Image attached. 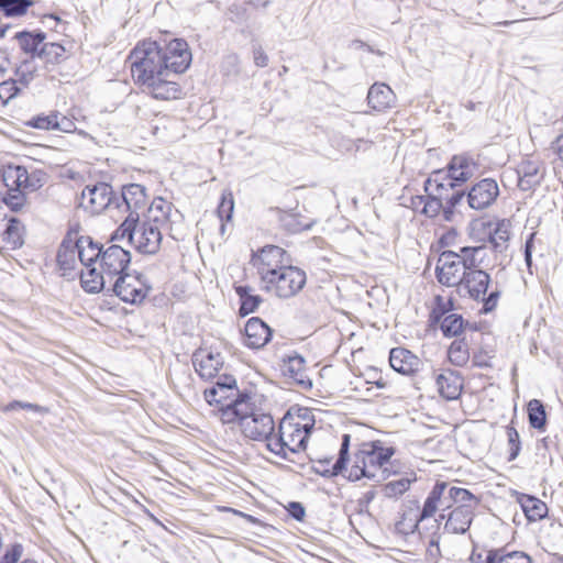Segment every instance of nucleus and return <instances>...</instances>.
I'll use <instances>...</instances> for the list:
<instances>
[{
	"mask_svg": "<svg viewBox=\"0 0 563 563\" xmlns=\"http://www.w3.org/2000/svg\"><path fill=\"white\" fill-rule=\"evenodd\" d=\"M368 104L376 111H385L394 107L396 95L385 84L375 82L367 93Z\"/></svg>",
	"mask_w": 563,
	"mask_h": 563,
	"instance_id": "26",
	"label": "nucleus"
},
{
	"mask_svg": "<svg viewBox=\"0 0 563 563\" xmlns=\"http://www.w3.org/2000/svg\"><path fill=\"white\" fill-rule=\"evenodd\" d=\"M306 280V273L302 269L287 264L263 286V289L278 298L288 299L303 288Z\"/></svg>",
	"mask_w": 563,
	"mask_h": 563,
	"instance_id": "8",
	"label": "nucleus"
},
{
	"mask_svg": "<svg viewBox=\"0 0 563 563\" xmlns=\"http://www.w3.org/2000/svg\"><path fill=\"white\" fill-rule=\"evenodd\" d=\"M499 188L492 178H485L475 184L467 194V201L472 209L488 208L498 197Z\"/></svg>",
	"mask_w": 563,
	"mask_h": 563,
	"instance_id": "15",
	"label": "nucleus"
},
{
	"mask_svg": "<svg viewBox=\"0 0 563 563\" xmlns=\"http://www.w3.org/2000/svg\"><path fill=\"white\" fill-rule=\"evenodd\" d=\"M76 247L78 250V260L84 266L81 271L98 267L102 249L95 244L89 236H79L77 234Z\"/></svg>",
	"mask_w": 563,
	"mask_h": 563,
	"instance_id": "24",
	"label": "nucleus"
},
{
	"mask_svg": "<svg viewBox=\"0 0 563 563\" xmlns=\"http://www.w3.org/2000/svg\"><path fill=\"white\" fill-rule=\"evenodd\" d=\"M31 5L32 0H0V11L7 16H21Z\"/></svg>",
	"mask_w": 563,
	"mask_h": 563,
	"instance_id": "44",
	"label": "nucleus"
},
{
	"mask_svg": "<svg viewBox=\"0 0 563 563\" xmlns=\"http://www.w3.org/2000/svg\"><path fill=\"white\" fill-rule=\"evenodd\" d=\"M20 408L21 409H26V410H32V411H35V412L41 413V415H45V413L48 412V408L40 406V405H36V404H31V402H23V401H21Z\"/></svg>",
	"mask_w": 563,
	"mask_h": 563,
	"instance_id": "59",
	"label": "nucleus"
},
{
	"mask_svg": "<svg viewBox=\"0 0 563 563\" xmlns=\"http://www.w3.org/2000/svg\"><path fill=\"white\" fill-rule=\"evenodd\" d=\"M112 200V187L107 183H98L82 189L79 205L89 213L99 214L111 206Z\"/></svg>",
	"mask_w": 563,
	"mask_h": 563,
	"instance_id": "13",
	"label": "nucleus"
},
{
	"mask_svg": "<svg viewBox=\"0 0 563 563\" xmlns=\"http://www.w3.org/2000/svg\"><path fill=\"white\" fill-rule=\"evenodd\" d=\"M129 62L132 78L143 91L157 100H175L181 95L176 79L188 68L191 53L180 38L164 48L157 42L143 41L130 53Z\"/></svg>",
	"mask_w": 563,
	"mask_h": 563,
	"instance_id": "1",
	"label": "nucleus"
},
{
	"mask_svg": "<svg viewBox=\"0 0 563 563\" xmlns=\"http://www.w3.org/2000/svg\"><path fill=\"white\" fill-rule=\"evenodd\" d=\"M528 419L532 428L543 430L547 422V413L544 406L538 399H532L528 402Z\"/></svg>",
	"mask_w": 563,
	"mask_h": 563,
	"instance_id": "40",
	"label": "nucleus"
},
{
	"mask_svg": "<svg viewBox=\"0 0 563 563\" xmlns=\"http://www.w3.org/2000/svg\"><path fill=\"white\" fill-rule=\"evenodd\" d=\"M57 111H51L48 114H38L25 122L27 126L38 130H54L56 124Z\"/></svg>",
	"mask_w": 563,
	"mask_h": 563,
	"instance_id": "47",
	"label": "nucleus"
},
{
	"mask_svg": "<svg viewBox=\"0 0 563 563\" xmlns=\"http://www.w3.org/2000/svg\"><path fill=\"white\" fill-rule=\"evenodd\" d=\"M130 261V253L122 246L113 244L102 250L98 267L81 271L82 288L92 294L103 290L107 283H112L124 272Z\"/></svg>",
	"mask_w": 563,
	"mask_h": 563,
	"instance_id": "4",
	"label": "nucleus"
},
{
	"mask_svg": "<svg viewBox=\"0 0 563 563\" xmlns=\"http://www.w3.org/2000/svg\"><path fill=\"white\" fill-rule=\"evenodd\" d=\"M172 217L173 205L161 197L155 198L143 221L140 222L134 213H129L112 239L128 236L140 253L155 254L161 247L163 232L172 230Z\"/></svg>",
	"mask_w": 563,
	"mask_h": 563,
	"instance_id": "2",
	"label": "nucleus"
},
{
	"mask_svg": "<svg viewBox=\"0 0 563 563\" xmlns=\"http://www.w3.org/2000/svg\"><path fill=\"white\" fill-rule=\"evenodd\" d=\"M427 196H416L411 197L409 207L415 211H420L423 208Z\"/></svg>",
	"mask_w": 563,
	"mask_h": 563,
	"instance_id": "60",
	"label": "nucleus"
},
{
	"mask_svg": "<svg viewBox=\"0 0 563 563\" xmlns=\"http://www.w3.org/2000/svg\"><path fill=\"white\" fill-rule=\"evenodd\" d=\"M289 260L284 249L276 245H266L252 254L251 265L256 269L262 287L282 271Z\"/></svg>",
	"mask_w": 563,
	"mask_h": 563,
	"instance_id": "7",
	"label": "nucleus"
},
{
	"mask_svg": "<svg viewBox=\"0 0 563 563\" xmlns=\"http://www.w3.org/2000/svg\"><path fill=\"white\" fill-rule=\"evenodd\" d=\"M453 189L451 181L441 180V170L432 173L424 183V191L427 194L426 202L421 209V213L433 218L440 214L443 208V199H446V191Z\"/></svg>",
	"mask_w": 563,
	"mask_h": 563,
	"instance_id": "9",
	"label": "nucleus"
},
{
	"mask_svg": "<svg viewBox=\"0 0 563 563\" xmlns=\"http://www.w3.org/2000/svg\"><path fill=\"white\" fill-rule=\"evenodd\" d=\"M245 344L252 349H261L267 344L272 331L260 318H251L244 328Z\"/></svg>",
	"mask_w": 563,
	"mask_h": 563,
	"instance_id": "23",
	"label": "nucleus"
},
{
	"mask_svg": "<svg viewBox=\"0 0 563 563\" xmlns=\"http://www.w3.org/2000/svg\"><path fill=\"white\" fill-rule=\"evenodd\" d=\"M290 507L291 514L296 519L300 520L305 516V509L299 503H291Z\"/></svg>",
	"mask_w": 563,
	"mask_h": 563,
	"instance_id": "61",
	"label": "nucleus"
},
{
	"mask_svg": "<svg viewBox=\"0 0 563 563\" xmlns=\"http://www.w3.org/2000/svg\"><path fill=\"white\" fill-rule=\"evenodd\" d=\"M466 272L463 267V261L459 257V253L445 251L440 254L435 267L437 278L440 284L448 287H460Z\"/></svg>",
	"mask_w": 563,
	"mask_h": 563,
	"instance_id": "10",
	"label": "nucleus"
},
{
	"mask_svg": "<svg viewBox=\"0 0 563 563\" xmlns=\"http://www.w3.org/2000/svg\"><path fill=\"white\" fill-rule=\"evenodd\" d=\"M485 563H533L532 559L523 553V552H509V553H501V552H490L487 555Z\"/></svg>",
	"mask_w": 563,
	"mask_h": 563,
	"instance_id": "42",
	"label": "nucleus"
},
{
	"mask_svg": "<svg viewBox=\"0 0 563 563\" xmlns=\"http://www.w3.org/2000/svg\"><path fill=\"white\" fill-rule=\"evenodd\" d=\"M484 252V245L461 247L459 257L463 261L465 271L478 269L477 266L482 263V254Z\"/></svg>",
	"mask_w": 563,
	"mask_h": 563,
	"instance_id": "39",
	"label": "nucleus"
},
{
	"mask_svg": "<svg viewBox=\"0 0 563 563\" xmlns=\"http://www.w3.org/2000/svg\"><path fill=\"white\" fill-rule=\"evenodd\" d=\"M349 443H350V435L349 434H344L343 435V440H342V444H341V449H340V456H339V459L332 465L331 470L319 471L322 475H324V476H334V475L343 473V468L345 466V456H346L347 450H349Z\"/></svg>",
	"mask_w": 563,
	"mask_h": 563,
	"instance_id": "48",
	"label": "nucleus"
},
{
	"mask_svg": "<svg viewBox=\"0 0 563 563\" xmlns=\"http://www.w3.org/2000/svg\"><path fill=\"white\" fill-rule=\"evenodd\" d=\"M413 482H416V476L413 474H410V476H402L385 484L382 492L387 498H398L410 488Z\"/></svg>",
	"mask_w": 563,
	"mask_h": 563,
	"instance_id": "37",
	"label": "nucleus"
},
{
	"mask_svg": "<svg viewBox=\"0 0 563 563\" xmlns=\"http://www.w3.org/2000/svg\"><path fill=\"white\" fill-rule=\"evenodd\" d=\"M529 521H538L548 515V506L537 497L522 495L518 499Z\"/></svg>",
	"mask_w": 563,
	"mask_h": 563,
	"instance_id": "31",
	"label": "nucleus"
},
{
	"mask_svg": "<svg viewBox=\"0 0 563 563\" xmlns=\"http://www.w3.org/2000/svg\"><path fill=\"white\" fill-rule=\"evenodd\" d=\"M24 227L16 218L0 220V250H15L23 244Z\"/></svg>",
	"mask_w": 563,
	"mask_h": 563,
	"instance_id": "19",
	"label": "nucleus"
},
{
	"mask_svg": "<svg viewBox=\"0 0 563 563\" xmlns=\"http://www.w3.org/2000/svg\"><path fill=\"white\" fill-rule=\"evenodd\" d=\"M433 528L435 529V532L432 533L431 536H424L423 534V538H427V542H428V554L433 558V559H437L438 556H440V545H439V542H440V536L438 534V530L440 528L439 526V522L438 520H434L433 521Z\"/></svg>",
	"mask_w": 563,
	"mask_h": 563,
	"instance_id": "51",
	"label": "nucleus"
},
{
	"mask_svg": "<svg viewBox=\"0 0 563 563\" xmlns=\"http://www.w3.org/2000/svg\"><path fill=\"white\" fill-rule=\"evenodd\" d=\"M541 164L532 157L523 159L518 167L519 186L527 189L540 172Z\"/></svg>",
	"mask_w": 563,
	"mask_h": 563,
	"instance_id": "36",
	"label": "nucleus"
},
{
	"mask_svg": "<svg viewBox=\"0 0 563 563\" xmlns=\"http://www.w3.org/2000/svg\"><path fill=\"white\" fill-rule=\"evenodd\" d=\"M16 81H3L0 84V98L8 101L19 93Z\"/></svg>",
	"mask_w": 563,
	"mask_h": 563,
	"instance_id": "53",
	"label": "nucleus"
},
{
	"mask_svg": "<svg viewBox=\"0 0 563 563\" xmlns=\"http://www.w3.org/2000/svg\"><path fill=\"white\" fill-rule=\"evenodd\" d=\"M476 166L470 158L456 155L451 159L449 165L448 177H444L441 172V180L446 183L451 181L453 188L457 183H464L468 180L475 173Z\"/></svg>",
	"mask_w": 563,
	"mask_h": 563,
	"instance_id": "21",
	"label": "nucleus"
},
{
	"mask_svg": "<svg viewBox=\"0 0 563 563\" xmlns=\"http://www.w3.org/2000/svg\"><path fill=\"white\" fill-rule=\"evenodd\" d=\"M235 292L241 299L240 312L243 316L254 312L262 302L261 296L255 295L250 286H236Z\"/></svg>",
	"mask_w": 563,
	"mask_h": 563,
	"instance_id": "35",
	"label": "nucleus"
},
{
	"mask_svg": "<svg viewBox=\"0 0 563 563\" xmlns=\"http://www.w3.org/2000/svg\"><path fill=\"white\" fill-rule=\"evenodd\" d=\"M109 284L121 300L133 305L141 303L150 290L144 280L137 275L123 274Z\"/></svg>",
	"mask_w": 563,
	"mask_h": 563,
	"instance_id": "12",
	"label": "nucleus"
},
{
	"mask_svg": "<svg viewBox=\"0 0 563 563\" xmlns=\"http://www.w3.org/2000/svg\"><path fill=\"white\" fill-rule=\"evenodd\" d=\"M256 411L258 410L251 401L250 395L238 394L232 401L223 405V421L230 423L236 420L240 427L242 426L243 419L251 418Z\"/></svg>",
	"mask_w": 563,
	"mask_h": 563,
	"instance_id": "18",
	"label": "nucleus"
},
{
	"mask_svg": "<svg viewBox=\"0 0 563 563\" xmlns=\"http://www.w3.org/2000/svg\"><path fill=\"white\" fill-rule=\"evenodd\" d=\"M192 364L201 378H214L223 366L221 353L208 349H199L192 355Z\"/></svg>",
	"mask_w": 563,
	"mask_h": 563,
	"instance_id": "16",
	"label": "nucleus"
},
{
	"mask_svg": "<svg viewBox=\"0 0 563 563\" xmlns=\"http://www.w3.org/2000/svg\"><path fill=\"white\" fill-rule=\"evenodd\" d=\"M283 374L300 386H310L311 383L306 373V363L302 356H289L283 365Z\"/></svg>",
	"mask_w": 563,
	"mask_h": 563,
	"instance_id": "30",
	"label": "nucleus"
},
{
	"mask_svg": "<svg viewBox=\"0 0 563 563\" xmlns=\"http://www.w3.org/2000/svg\"><path fill=\"white\" fill-rule=\"evenodd\" d=\"M360 460H361V455L358 453L355 455L354 464L350 468H345V467L343 468V471H345V473H346V477L350 481L355 482L363 477L367 478L366 467H362V462H360Z\"/></svg>",
	"mask_w": 563,
	"mask_h": 563,
	"instance_id": "52",
	"label": "nucleus"
},
{
	"mask_svg": "<svg viewBox=\"0 0 563 563\" xmlns=\"http://www.w3.org/2000/svg\"><path fill=\"white\" fill-rule=\"evenodd\" d=\"M58 119H56L55 129L57 131L64 132V133H71L76 131V124L75 122L67 118L66 115L57 112Z\"/></svg>",
	"mask_w": 563,
	"mask_h": 563,
	"instance_id": "54",
	"label": "nucleus"
},
{
	"mask_svg": "<svg viewBox=\"0 0 563 563\" xmlns=\"http://www.w3.org/2000/svg\"><path fill=\"white\" fill-rule=\"evenodd\" d=\"M440 328L445 336H456L463 331L464 320L460 314L449 313L441 320Z\"/></svg>",
	"mask_w": 563,
	"mask_h": 563,
	"instance_id": "45",
	"label": "nucleus"
},
{
	"mask_svg": "<svg viewBox=\"0 0 563 563\" xmlns=\"http://www.w3.org/2000/svg\"><path fill=\"white\" fill-rule=\"evenodd\" d=\"M536 233H531L529 239L526 241L525 245V261L528 266V268L531 267L532 264V250L534 247L533 240H534Z\"/></svg>",
	"mask_w": 563,
	"mask_h": 563,
	"instance_id": "57",
	"label": "nucleus"
},
{
	"mask_svg": "<svg viewBox=\"0 0 563 563\" xmlns=\"http://www.w3.org/2000/svg\"><path fill=\"white\" fill-rule=\"evenodd\" d=\"M394 451L389 448H373L371 451H361L362 467H366L367 478L379 482L384 478L386 465Z\"/></svg>",
	"mask_w": 563,
	"mask_h": 563,
	"instance_id": "14",
	"label": "nucleus"
},
{
	"mask_svg": "<svg viewBox=\"0 0 563 563\" xmlns=\"http://www.w3.org/2000/svg\"><path fill=\"white\" fill-rule=\"evenodd\" d=\"M445 195L446 199H443V203L451 208H455L464 198L463 191H454V189L446 191Z\"/></svg>",
	"mask_w": 563,
	"mask_h": 563,
	"instance_id": "55",
	"label": "nucleus"
},
{
	"mask_svg": "<svg viewBox=\"0 0 563 563\" xmlns=\"http://www.w3.org/2000/svg\"><path fill=\"white\" fill-rule=\"evenodd\" d=\"M16 40L21 48L25 53H35L38 51V46L43 44L45 40V34L42 32L31 33V32H20L15 35Z\"/></svg>",
	"mask_w": 563,
	"mask_h": 563,
	"instance_id": "43",
	"label": "nucleus"
},
{
	"mask_svg": "<svg viewBox=\"0 0 563 563\" xmlns=\"http://www.w3.org/2000/svg\"><path fill=\"white\" fill-rule=\"evenodd\" d=\"M511 234V223L509 220L498 221L495 229L489 232V241L495 251L504 252L508 246V241Z\"/></svg>",
	"mask_w": 563,
	"mask_h": 563,
	"instance_id": "33",
	"label": "nucleus"
},
{
	"mask_svg": "<svg viewBox=\"0 0 563 563\" xmlns=\"http://www.w3.org/2000/svg\"><path fill=\"white\" fill-rule=\"evenodd\" d=\"M20 405H21V401H19V400H14V401H12V402L8 404V405L3 408V410H4V411L15 410V409L20 408Z\"/></svg>",
	"mask_w": 563,
	"mask_h": 563,
	"instance_id": "64",
	"label": "nucleus"
},
{
	"mask_svg": "<svg viewBox=\"0 0 563 563\" xmlns=\"http://www.w3.org/2000/svg\"><path fill=\"white\" fill-rule=\"evenodd\" d=\"M446 488L448 484L444 482H438L433 486L420 511V519H428L440 510V497H442L443 489Z\"/></svg>",
	"mask_w": 563,
	"mask_h": 563,
	"instance_id": "34",
	"label": "nucleus"
},
{
	"mask_svg": "<svg viewBox=\"0 0 563 563\" xmlns=\"http://www.w3.org/2000/svg\"><path fill=\"white\" fill-rule=\"evenodd\" d=\"M234 209V201L232 192L229 190L223 191L221 202L218 207V216L221 220H231Z\"/></svg>",
	"mask_w": 563,
	"mask_h": 563,
	"instance_id": "49",
	"label": "nucleus"
},
{
	"mask_svg": "<svg viewBox=\"0 0 563 563\" xmlns=\"http://www.w3.org/2000/svg\"><path fill=\"white\" fill-rule=\"evenodd\" d=\"M121 196L126 210L139 219V210L145 207L147 200L145 187L140 184H129L123 186Z\"/></svg>",
	"mask_w": 563,
	"mask_h": 563,
	"instance_id": "28",
	"label": "nucleus"
},
{
	"mask_svg": "<svg viewBox=\"0 0 563 563\" xmlns=\"http://www.w3.org/2000/svg\"><path fill=\"white\" fill-rule=\"evenodd\" d=\"M19 81L27 85L33 78V71L30 69L27 64H24L18 69Z\"/></svg>",
	"mask_w": 563,
	"mask_h": 563,
	"instance_id": "58",
	"label": "nucleus"
},
{
	"mask_svg": "<svg viewBox=\"0 0 563 563\" xmlns=\"http://www.w3.org/2000/svg\"><path fill=\"white\" fill-rule=\"evenodd\" d=\"M465 501H473V495L467 489L448 486L446 489H443L442 497H440V510L465 504Z\"/></svg>",
	"mask_w": 563,
	"mask_h": 563,
	"instance_id": "32",
	"label": "nucleus"
},
{
	"mask_svg": "<svg viewBox=\"0 0 563 563\" xmlns=\"http://www.w3.org/2000/svg\"><path fill=\"white\" fill-rule=\"evenodd\" d=\"M448 357L455 366H464L470 360L468 345L464 340H455L451 343Z\"/></svg>",
	"mask_w": 563,
	"mask_h": 563,
	"instance_id": "41",
	"label": "nucleus"
},
{
	"mask_svg": "<svg viewBox=\"0 0 563 563\" xmlns=\"http://www.w3.org/2000/svg\"><path fill=\"white\" fill-rule=\"evenodd\" d=\"M508 448H509V461H514L520 451V437L518 431L514 427H507L506 429Z\"/></svg>",
	"mask_w": 563,
	"mask_h": 563,
	"instance_id": "50",
	"label": "nucleus"
},
{
	"mask_svg": "<svg viewBox=\"0 0 563 563\" xmlns=\"http://www.w3.org/2000/svg\"><path fill=\"white\" fill-rule=\"evenodd\" d=\"M44 174L32 172L23 166H8L2 174L7 187L3 202L13 211L20 210L26 201L24 190L34 191L42 187Z\"/></svg>",
	"mask_w": 563,
	"mask_h": 563,
	"instance_id": "5",
	"label": "nucleus"
},
{
	"mask_svg": "<svg viewBox=\"0 0 563 563\" xmlns=\"http://www.w3.org/2000/svg\"><path fill=\"white\" fill-rule=\"evenodd\" d=\"M418 510L419 505L415 503L413 508H409L400 515L395 523V531L398 534L408 536L418 531L421 538H423V532L420 530L419 523L424 519H420V512H418Z\"/></svg>",
	"mask_w": 563,
	"mask_h": 563,
	"instance_id": "29",
	"label": "nucleus"
},
{
	"mask_svg": "<svg viewBox=\"0 0 563 563\" xmlns=\"http://www.w3.org/2000/svg\"><path fill=\"white\" fill-rule=\"evenodd\" d=\"M459 289H464L472 299L482 301L484 312L494 310L500 297V289L492 285L489 274L483 269L467 271Z\"/></svg>",
	"mask_w": 563,
	"mask_h": 563,
	"instance_id": "6",
	"label": "nucleus"
},
{
	"mask_svg": "<svg viewBox=\"0 0 563 563\" xmlns=\"http://www.w3.org/2000/svg\"><path fill=\"white\" fill-rule=\"evenodd\" d=\"M76 231L68 232L57 253L58 266L65 272L74 269L77 264L78 250L76 247Z\"/></svg>",
	"mask_w": 563,
	"mask_h": 563,
	"instance_id": "27",
	"label": "nucleus"
},
{
	"mask_svg": "<svg viewBox=\"0 0 563 563\" xmlns=\"http://www.w3.org/2000/svg\"><path fill=\"white\" fill-rule=\"evenodd\" d=\"M38 57L47 64H59L66 58V49L59 43H44L38 51Z\"/></svg>",
	"mask_w": 563,
	"mask_h": 563,
	"instance_id": "38",
	"label": "nucleus"
},
{
	"mask_svg": "<svg viewBox=\"0 0 563 563\" xmlns=\"http://www.w3.org/2000/svg\"><path fill=\"white\" fill-rule=\"evenodd\" d=\"M240 430L245 438L252 441L265 442L267 449L276 434L273 417L262 411H256L251 418L243 419Z\"/></svg>",
	"mask_w": 563,
	"mask_h": 563,
	"instance_id": "11",
	"label": "nucleus"
},
{
	"mask_svg": "<svg viewBox=\"0 0 563 563\" xmlns=\"http://www.w3.org/2000/svg\"><path fill=\"white\" fill-rule=\"evenodd\" d=\"M477 505L476 498L473 496V501H465L460 504L449 514L444 525V529L451 533H464L470 528L474 508Z\"/></svg>",
	"mask_w": 563,
	"mask_h": 563,
	"instance_id": "17",
	"label": "nucleus"
},
{
	"mask_svg": "<svg viewBox=\"0 0 563 563\" xmlns=\"http://www.w3.org/2000/svg\"><path fill=\"white\" fill-rule=\"evenodd\" d=\"M238 394L235 378L231 375H223L212 387L205 390V398L210 405L220 404L223 410V405L227 404L224 401L230 398L234 399Z\"/></svg>",
	"mask_w": 563,
	"mask_h": 563,
	"instance_id": "20",
	"label": "nucleus"
},
{
	"mask_svg": "<svg viewBox=\"0 0 563 563\" xmlns=\"http://www.w3.org/2000/svg\"><path fill=\"white\" fill-rule=\"evenodd\" d=\"M437 386L439 394L448 399H457L463 388V378L455 371H444L437 377Z\"/></svg>",
	"mask_w": 563,
	"mask_h": 563,
	"instance_id": "25",
	"label": "nucleus"
},
{
	"mask_svg": "<svg viewBox=\"0 0 563 563\" xmlns=\"http://www.w3.org/2000/svg\"><path fill=\"white\" fill-rule=\"evenodd\" d=\"M453 209L454 208H451V207H449V206L443 203V208L441 209V211H442V217H443V219L445 221H451L452 220V217L454 214Z\"/></svg>",
	"mask_w": 563,
	"mask_h": 563,
	"instance_id": "63",
	"label": "nucleus"
},
{
	"mask_svg": "<svg viewBox=\"0 0 563 563\" xmlns=\"http://www.w3.org/2000/svg\"><path fill=\"white\" fill-rule=\"evenodd\" d=\"M552 148L558 154L559 158L563 162V134L555 140Z\"/></svg>",
	"mask_w": 563,
	"mask_h": 563,
	"instance_id": "62",
	"label": "nucleus"
},
{
	"mask_svg": "<svg viewBox=\"0 0 563 563\" xmlns=\"http://www.w3.org/2000/svg\"><path fill=\"white\" fill-rule=\"evenodd\" d=\"M253 58L258 67H266L268 65V56L261 46L253 49Z\"/></svg>",
	"mask_w": 563,
	"mask_h": 563,
	"instance_id": "56",
	"label": "nucleus"
},
{
	"mask_svg": "<svg viewBox=\"0 0 563 563\" xmlns=\"http://www.w3.org/2000/svg\"><path fill=\"white\" fill-rule=\"evenodd\" d=\"M389 363L396 372L404 375L417 373L421 365L418 356L402 347H396L390 351Z\"/></svg>",
	"mask_w": 563,
	"mask_h": 563,
	"instance_id": "22",
	"label": "nucleus"
},
{
	"mask_svg": "<svg viewBox=\"0 0 563 563\" xmlns=\"http://www.w3.org/2000/svg\"><path fill=\"white\" fill-rule=\"evenodd\" d=\"M314 427L312 412L307 408L288 411L280 420L275 438L268 444V451L282 459L306 449V443Z\"/></svg>",
	"mask_w": 563,
	"mask_h": 563,
	"instance_id": "3",
	"label": "nucleus"
},
{
	"mask_svg": "<svg viewBox=\"0 0 563 563\" xmlns=\"http://www.w3.org/2000/svg\"><path fill=\"white\" fill-rule=\"evenodd\" d=\"M24 548L21 543H11L4 548V552L0 556V563H37L31 559L21 561Z\"/></svg>",
	"mask_w": 563,
	"mask_h": 563,
	"instance_id": "46",
	"label": "nucleus"
}]
</instances>
